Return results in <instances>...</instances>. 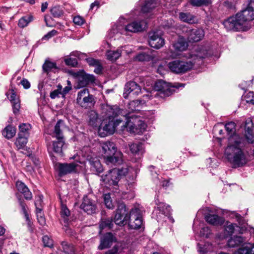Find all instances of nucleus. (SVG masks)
<instances>
[{"instance_id":"nucleus-1","label":"nucleus","mask_w":254,"mask_h":254,"mask_svg":"<svg viewBox=\"0 0 254 254\" xmlns=\"http://www.w3.org/2000/svg\"><path fill=\"white\" fill-rule=\"evenodd\" d=\"M224 155L228 161L235 168L245 165L248 159L244 139L237 134L230 136Z\"/></svg>"},{"instance_id":"nucleus-2","label":"nucleus","mask_w":254,"mask_h":254,"mask_svg":"<svg viewBox=\"0 0 254 254\" xmlns=\"http://www.w3.org/2000/svg\"><path fill=\"white\" fill-rule=\"evenodd\" d=\"M254 19V0H250L248 4L235 16L223 22L228 31H246L250 29L249 23Z\"/></svg>"},{"instance_id":"nucleus-3","label":"nucleus","mask_w":254,"mask_h":254,"mask_svg":"<svg viewBox=\"0 0 254 254\" xmlns=\"http://www.w3.org/2000/svg\"><path fill=\"white\" fill-rule=\"evenodd\" d=\"M143 104L142 101L133 100L128 104L127 113L123 114L127 120L124 127L127 128V130L130 133H139L146 128V124L136 114L137 111L140 110L141 106Z\"/></svg>"},{"instance_id":"nucleus-4","label":"nucleus","mask_w":254,"mask_h":254,"mask_svg":"<svg viewBox=\"0 0 254 254\" xmlns=\"http://www.w3.org/2000/svg\"><path fill=\"white\" fill-rule=\"evenodd\" d=\"M102 114L105 119L101 123L99 127V131H104V135L113 134L116 127L122 122L120 119L115 118L122 114V111L117 106H110L108 104H103L101 106Z\"/></svg>"},{"instance_id":"nucleus-5","label":"nucleus","mask_w":254,"mask_h":254,"mask_svg":"<svg viewBox=\"0 0 254 254\" xmlns=\"http://www.w3.org/2000/svg\"><path fill=\"white\" fill-rule=\"evenodd\" d=\"M208 52L204 48H200L197 53L191 57L189 61L180 60L169 62L167 66L169 69L175 73H182L191 69L194 65H200L202 64V59L208 56Z\"/></svg>"},{"instance_id":"nucleus-6","label":"nucleus","mask_w":254,"mask_h":254,"mask_svg":"<svg viewBox=\"0 0 254 254\" xmlns=\"http://www.w3.org/2000/svg\"><path fill=\"white\" fill-rule=\"evenodd\" d=\"M102 155L107 164H120L123 162V154L117 151L113 142L107 141L102 144Z\"/></svg>"},{"instance_id":"nucleus-7","label":"nucleus","mask_w":254,"mask_h":254,"mask_svg":"<svg viewBox=\"0 0 254 254\" xmlns=\"http://www.w3.org/2000/svg\"><path fill=\"white\" fill-rule=\"evenodd\" d=\"M128 173V169L126 166L121 168H114L109 170L106 174L101 176V181L104 184L109 186H116L122 177Z\"/></svg>"},{"instance_id":"nucleus-8","label":"nucleus","mask_w":254,"mask_h":254,"mask_svg":"<svg viewBox=\"0 0 254 254\" xmlns=\"http://www.w3.org/2000/svg\"><path fill=\"white\" fill-rule=\"evenodd\" d=\"M125 19L120 18L116 26L117 32L121 34H126L127 32L136 33L143 31L146 26V22L144 20L135 21L127 25L121 24Z\"/></svg>"},{"instance_id":"nucleus-9","label":"nucleus","mask_w":254,"mask_h":254,"mask_svg":"<svg viewBox=\"0 0 254 254\" xmlns=\"http://www.w3.org/2000/svg\"><path fill=\"white\" fill-rule=\"evenodd\" d=\"M62 123V122L61 120L58 121L55 126L53 136L56 137L57 141H53L52 145H48V150L49 152L53 151L59 154H62L63 153V149L64 145V139L61 129Z\"/></svg>"},{"instance_id":"nucleus-10","label":"nucleus","mask_w":254,"mask_h":254,"mask_svg":"<svg viewBox=\"0 0 254 254\" xmlns=\"http://www.w3.org/2000/svg\"><path fill=\"white\" fill-rule=\"evenodd\" d=\"M77 103L85 109L91 108L95 104L94 96L90 94L87 88H84L78 92L76 98Z\"/></svg>"},{"instance_id":"nucleus-11","label":"nucleus","mask_w":254,"mask_h":254,"mask_svg":"<svg viewBox=\"0 0 254 254\" xmlns=\"http://www.w3.org/2000/svg\"><path fill=\"white\" fill-rule=\"evenodd\" d=\"M182 30L188 40L192 43L201 41L205 35L204 30L201 28L191 29L187 26H183Z\"/></svg>"},{"instance_id":"nucleus-12","label":"nucleus","mask_w":254,"mask_h":254,"mask_svg":"<svg viewBox=\"0 0 254 254\" xmlns=\"http://www.w3.org/2000/svg\"><path fill=\"white\" fill-rule=\"evenodd\" d=\"M129 217L125 204L119 203L114 222L118 225L124 226L128 222Z\"/></svg>"},{"instance_id":"nucleus-13","label":"nucleus","mask_w":254,"mask_h":254,"mask_svg":"<svg viewBox=\"0 0 254 254\" xmlns=\"http://www.w3.org/2000/svg\"><path fill=\"white\" fill-rule=\"evenodd\" d=\"M128 223L132 229H137L140 228L142 224V213L140 209L134 208L131 210Z\"/></svg>"},{"instance_id":"nucleus-14","label":"nucleus","mask_w":254,"mask_h":254,"mask_svg":"<svg viewBox=\"0 0 254 254\" xmlns=\"http://www.w3.org/2000/svg\"><path fill=\"white\" fill-rule=\"evenodd\" d=\"M182 86L184 87V85L179 83H176L172 86L173 87L176 88H179ZM171 87L172 86H170L169 83L163 80H159L155 83L154 89L156 91H160L164 96H169L173 93L172 89L171 88Z\"/></svg>"},{"instance_id":"nucleus-15","label":"nucleus","mask_w":254,"mask_h":254,"mask_svg":"<svg viewBox=\"0 0 254 254\" xmlns=\"http://www.w3.org/2000/svg\"><path fill=\"white\" fill-rule=\"evenodd\" d=\"M57 166L59 171V175L61 177L69 174L76 173L80 167L79 164L76 162L58 163L57 164Z\"/></svg>"},{"instance_id":"nucleus-16","label":"nucleus","mask_w":254,"mask_h":254,"mask_svg":"<svg viewBox=\"0 0 254 254\" xmlns=\"http://www.w3.org/2000/svg\"><path fill=\"white\" fill-rule=\"evenodd\" d=\"M149 45L155 49H159L165 44L164 40L162 37V33L158 31H151L149 33Z\"/></svg>"},{"instance_id":"nucleus-17","label":"nucleus","mask_w":254,"mask_h":254,"mask_svg":"<svg viewBox=\"0 0 254 254\" xmlns=\"http://www.w3.org/2000/svg\"><path fill=\"white\" fill-rule=\"evenodd\" d=\"M141 93V87L134 81H129L126 83L123 96L125 98L128 96L133 97Z\"/></svg>"},{"instance_id":"nucleus-18","label":"nucleus","mask_w":254,"mask_h":254,"mask_svg":"<svg viewBox=\"0 0 254 254\" xmlns=\"http://www.w3.org/2000/svg\"><path fill=\"white\" fill-rule=\"evenodd\" d=\"M80 208L88 214L96 213L98 211L95 201L88 196L83 197Z\"/></svg>"},{"instance_id":"nucleus-19","label":"nucleus","mask_w":254,"mask_h":254,"mask_svg":"<svg viewBox=\"0 0 254 254\" xmlns=\"http://www.w3.org/2000/svg\"><path fill=\"white\" fill-rule=\"evenodd\" d=\"M116 241V237L112 233H107L101 237L100 244L98 246V249L102 250L108 248Z\"/></svg>"},{"instance_id":"nucleus-20","label":"nucleus","mask_w":254,"mask_h":254,"mask_svg":"<svg viewBox=\"0 0 254 254\" xmlns=\"http://www.w3.org/2000/svg\"><path fill=\"white\" fill-rule=\"evenodd\" d=\"M225 230L229 235H232L235 232L243 234L247 230L245 226H239L237 225L227 222Z\"/></svg>"},{"instance_id":"nucleus-21","label":"nucleus","mask_w":254,"mask_h":254,"mask_svg":"<svg viewBox=\"0 0 254 254\" xmlns=\"http://www.w3.org/2000/svg\"><path fill=\"white\" fill-rule=\"evenodd\" d=\"M95 80V78L93 75L84 74L78 78L77 87L80 88L85 87L90 84L94 83Z\"/></svg>"},{"instance_id":"nucleus-22","label":"nucleus","mask_w":254,"mask_h":254,"mask_svg":"<svg viewBox=\"0 0 254 254\" xmlns=\"http://www.w3.org/2000/svg\"><path fill=\"white\" fill-rule=\"evenodd\" d=\"M16 187L17 190L24 195V198L27 200H30L32 198L31 192L28 187L21 181H17L16 183Z\"/></svg>"},{"instance_id":"nucleus-23","label":"nucleus","mask_w":254,"mask_h":254,"mask_svg":"<svg viewBox=\"0 0 254 254\" xmlns=\"http://www.w3.org/2000/svg\"><path fill=\"white\" fill-rule=\"evenodd\" d=\"M206 221L209 224L218 226L222 225L224 222V219L223 217L215 214H208L205 216Z\"/></svg>"},{"instance_id":"nucleus-24","label":"nucleus","mask_w":254,"mask_h":254,"mask_svg":"<svg viewBox=\"0 0 254 254\" xmlns=\"http://www.w3.org/2000/svg\"><path fill=\"white\" fill-rule=\"evenodd\" d=\"M42 201V197L39 196L38 199L35 202V205L36 208V215L38 221L41 225H44L46 224L45 218L42 212V209L38 207L39 205H41Z\"/></svg>"},{"instance_id":"nucleus-25","label":"nucleus","mask_w":254,"mask_h":254,"mask_svg":"<svg viewBox=\"0 0 254 254\" xmlns=\"http://www.w3.org/2000/svg\"><path fill=\"white\" fill-rule=\"evenodd\" d=\"M101 120L99 118L98 113L94 111L91 110L88 113V123L89 124L93 127H99L100 125Z\"/></svg>"},{"instance_id":"nucleus-26","label":"nucleus","mask_w":254,"mask_h":254,"mask_svg":"<svg viewBox=\"0 0 254 254\" xmlns=\"http://www.w3.org/2000/svg\"><path fill=\"white\" fill-rule=\"evenodd\" d=\"M123 51V47L118 48L117 50H109L106 53L107 59L111 62L116 61L121 57Z\"/></svg>"},{"instance_id":"nucleus-27","label":"nucleus","mask_w":254,"mask_h":254,"mask_svg":"<svg viewBox=\"0 0 254 254\" xmlns=\"http://www.w3.org/2000/svg\"><path fill=\"white\" fill-rule=\"evenodd\" d=\"M114 225V221L112 218H102L101 220L99 228L100 233H101L102 230L104 229H112Z\"/></svg>"},{"instance_id":"nucleus-28","label":"nucleus","mask_w":254,"mask_h":254,"mask_svg":"<svg viewBox=\"0 0 254 254\" xmlns=\"http://www.w3.org/2000/svg\"><path fill=\"white\" fill-rule=\"evenodd\" d=\"M173 47L176 51H184L187 48L188 44L184 38L180 37L174 43Z\"/></svg>"},{"instance_id":"nucleus-29","label":"nucleus","mask_w":254,"mask_h":254,"mask_svg":"<svg viewBox=\"0 0 254 254\" xmlns=\"http://www.w3.org/2000/svg\"><path fill=\"white\" fill-rule=\"evenodd\" d=\"M34 19L32 14H28L22 17L18 21V25L19 27L23 28L26 27L29 23Z\"/></svg>"},{"instance_id":"nucleus-30","label":"nucleus","mask_w":254,"mask_h":254,"mask_svg":"<svg viewBox=\"0 0 254 254\" xmlns=\"http://www.w3.org/2000/svg\"><path fill=\"white\" fill-rule=\"evenodd\" d=\"M179 18L181 21L188 23H193L195 22V17L189 12H180Z\"/></svg>"},{"instance_id":"nucleus-31","label":"nucleus","mask_w":254,"mask_h":254,"mask_svg":"<svg viewBox=\"0 0 254 254\" xmlns=\"http://www.w3.org/2000/svg\"><path fill=\"white\" fill-rule=\"evenodd\" d=\"M15 128L11 125L6 126L2 131V135L7 139L12 138L15 135Z\"/></svg>"},{"instance_id":"nucleus-32","label":"nucleus","mask_w":254,"mask_h":254,"mask_svg":"<svg viewBox=\"0 0 254 254\" xmlns=\"http://www.w3.org/2000/svg\"><path fill=\"white\" fill-rule=\"evenodd\" d=\"M245 239L241 236H234L229 240L228 245L230 247H234L243 243Z\"/></svg>"},{"instance_id":"nucleus-33","label":"nucleus","mask_w":254,"mask_h":254,"mask_svg":"<svg viewBox=\"0 0 254 254\" xmlns=\"http://www.w3.org/2000/svg\"><path fill=\"white\" fill-rule=\"evenodd\" d=\"M234 254H254V244L253 245L249 244L239 249Z\"/></svg>"},{"instance_id":"nucleus-34","label":"nucleus","mask_w":254,"mask_h":254,"mask_svg":"<svg viewBox=\"0 0 254 254\" xmlns=\"http://www.w3.org/2000/svg\"><path fill=\"white\" fill-rule=\"evenodd\" d=\"M156 5L155 0H145L144 4L142 6L141 11L143 13L148 12L150 10L154 8Z\"/></svg>"},{"instance_id":"nucleus-35","label":"nucleus","mask_w":254,"mask_h":254,"mask_svg":"<svg viewBox=\"0 0 254 254\" xmlns=\"http://www.w3.org/2000/svg\"><path fill=\"white\" fill-rule=\"evenodd\" d=\"M28 138V137L18 134V137L14 143L18 149L23 148L25 146L27 143Z\"/></svg>"},{"instance_id":"nucleus-36","label":"nucleus","mask_w":254,"mask_h":254,"mask_svg":"<svg viewBox=\"0 0 254 254\" xmlns=\"http://www.w3.org/2000/svg\"><path fill=\"white\" fill-rule=\"evenodd\" d=\"M42 68L45 72L49 73L53 70V69H57L56 63L52 62L49 60H46L42 66Z\"/></svg>"},{"instance_id":"nucleus-37","label":"nucleus","mask_w":254,"mask_h":254,"mask_svg":"<svg viewBox=\"0 0 254 254\" xmlns=\"http://www.w3.org/2000/svg\"><path fill=\"white\" fill-rule=\"evenodd\" d=\"M31 125L29 124L23 123L19 126V135H23L29 137V131L31 129Z\"/></svg>"},{"instance_id":"nucleus-38","label":"nucleus","mask_w":254,"mask_h":254,"mask_svg":"<svg viewBox=\"0 0 254 254\" xmlns=\"http://www.w3.org/2000/svg\"><path fill=\"white\" fill-rule=\"evenodd\" d=\"M157 209L158 210L165 216L170 214L171 209L170 206L167 205L163 202H159L157 203Z\"/></svg>"},{"instance_id":"nucleus-39","label":"nucleus","mask_w":254,"mask_h":254,"mask_svg":"<svg viewBox=\"0 0 254 254\" xmlns=\"http://www.w3.org/2000/svg\"><path fill=\"white\" fill-rule=\"evenodd\" d=\"M198 252L200 254H204L208 252L212 251V245L209 243L204 244L198 243L197 244Z\"/></svg>"},{"instance_id":"nucleus-40","label":"nucleus","mask_w":254,"mask_h":254,"mask_svg":"<svg viewBox=\"0 0 254 254\" xmlns=\"http://www.w3.org/2000/svg\"><path fill=\"white\" fill-rule=\"evenodd\" d=\"M129 148L133 154H142L143 153V145L141 143H132L129 145Z\"/></svg>"},{"instance_id":"nucleus-41","label":"nucleus","mask_w":254,"mask_h":254,"mask_svg":"<svg viewBox=\"0 0 254 254\" xmlns=\"http://www.w3.org/2000/svg\"><path fill=\"white\" fill-rule=\"evenodd\" d=\"M50 12L52 16L55 18H60L64 14V10L60 6L53 7L51 9Z\"/></svg>"},{"instance_id":"nucleus-42","label":"nucleus","mask_w":254,"mask_h":254,"mask_svg":"<svg viewBox=\"0 0 254 254\" xmlns=\"http://www.w3.org/2000/svg\"><path fill=\"white\" fill-rule=\"evenodd\" d=\"M90 162L91 165V168L93 171L98 173L102 172L103 168L99 160L96 159L95 160H91Z\"/></svg>"},{"instance_id":"nucleus-43","label":"nucleus","mask_w":254,"mask_h":254,"mask_svg":"<svg viewBox=\"0 0 254 254\" xmlns=\"http://www.w3.org/2000/svg\"><path fill=\"white\" fill-rule=\"evenodd\" d=\"M62 246L64 252L66 254H75L74 253V248L72 245L68 244L66 242H63Z\"/></svg>"},{"instance_id":"nucleus-44","label":"nucleus","mask_w":254,"mask_h":254,"mask_svg":"<svg viewBox=\"0 0 254 254\" xmlns=\"http://www.w3.org/2000/svg\"><path fill=\"white\" fill-rule=\"evenodd\" d=\"M190 3L194 6L208 5L211 3L210 0H189Z\"/></svg>"},{"instance_id":"nucleus-45","label":"nucleus","mask_w":254,"mask_h":254,"mask_svg":"<svg viewBox=\"0 0 254 254\" xmlns=\"http://www.w3.org/2000/svg\"><path fill=\"white\" fill-rule=\"evenodd\" d=\"M152 59V56L146 52H142L136 56V60L140 62L149 61Z\"/></svg>"},{"instance_id":"nucleus-46","label":"nucleus","mask_w":254,"mask_h":254,"mask_svg":"<svg viewBox=\"0 0 254 254\" xmlns=\"http://www.w3.org/2000/svg\"><path fill=\"white\" fill-rule=\"evenodd\" d=\"M246 137L249 142L251 143L254 140L253 131L250 127L246 126L245 127Z\"/></svg>"},{"instance_id":"nucleus-47","label":"nucleus","mask_w":254,"mask_h":254,"mask_svg":"<svg viewBox=\"0 0 254 254\" xmlns=\"http://www.w3.org/2000/svg\"><path fill=\"white\" fill-rule=\"evenodd\" d=\"M104 199L105 204L108 208L113 209L114 208V205L110 194H105L104 195Z\"/></svg>"},{"instance_id":"nucleus-48","label":"nucleus","mask_w":254,"mask_h":254,"mask_svg":"<svg viewBox=\"0 0 254 254\" xmlns=\"http://www.w3.org/2000/svg\"><path fill=\"white\" fill-rule=\"evenodd\" d=\"M236 124L233 122L226 124L225 127L228 134H233L235 131Z\"/></svg>"},{"instance_id":"nucleus-49","label":"nucleus","mask_w":254,"mask_h":254,"mask_svg":"<svg viewBox=\"0 0 254 254\" xmlns=\"http://www.w3.org/2000/svg\"><path fill=\"white\" fill-rule=\"evenodd\" d=\"M70 212L65 206L63 205L61 211V215L64 219V221L67 220L68 217L69 216Z\"/></svg>"},{"instance_id":"nucleus-50","label":"nucleus","mask_w":254,"mask_h":254,"mask_svg":"<svg viewBox=\"0 0 254 254\" xmlns=\"http://www.w3.org/2000/svg\"><path fill=\"white\" fill-rule=\"evenodd\" d=\"M62 86L59 84L57 86V89L54 90L51 92L50 95V97L52 99H55L58 97L60 94H62Z\"/></svg>"},{"instance_id":"nucleus-51","label":"nucleus","mask_w":254,"mask_h":254,"mask_svg":"<svg viewBox=\"0 0 254 254\" xmlns=\"http://www.w3.org/2000/svg\"><path fill=\"white\" fill-rule=\"evenodd\" d=\"M11 104L12 106L13 113L15 115L18 114L19 113V109L20 108L19 100L16 101V102H12Z\"/></svg>"},{"instance_id":"nucleus-52","label":"nucleus","mask_w":254,"mask_h":254,"mask_svg":"<svg viewBox=\"0 0 254 254\" xmlns=\"http://www.w3.org/2000/svg\"><path fill=\"white\" fill-rule=\"evenodd\" d=\"M73 21L75 24L80 26L83 25L85 21L82 17L77 15L74 17Z\"/></svg>"},{"instance_id":"nucleus-53","label":"nucleus","mask_w":254,"mask_h":254,"mask_svg":"<svg viewBox=\"0 0 254 254\" xmlns=\"http://www.w3.org/2000/svg\"><path fill=\"white\" fill-rule=\"evenodd\" d=\"M211 234V230L208 227H204L200 230V234L205 238H208Z\"/></svg>"},{"instance_id":"nucleus-54","label":"nucleus","mask_w":254,"mask_h":254,"mask_svg":"<svg viewBox=\"0 0 254 254\" xmlns=\"http://www.w3.org/2000/svg\"><path fill=\"white\" fill-rule=\"evenodd\" d=\"M65 64L72 67H75L77 64V61L74 58H67L64 60Z\"/></svg>"},{"instance_id":"nucleus-55","label":"nucleus","mask_w":254,"mask_h":254,"mask_svg":"<svg viewBox=\"0 0 254 254\" xmlns=\"http://www.w3.org/2000/svg\"><path fill=\"white\" fill-rule=\"evenodd\" d=\"M43 242L45 247H51L53 246V240L48 236H43Z\"/></svg>"},{"instance_id":"nucleus-56","label":"nucleus","mask_w":254,"mask_h":254,"mask_svg":"<svg viewBox=\"0 0 254 254\" xmlns=\"http://www.w3.org/2000/svg\"><path fill=\"white\" fill-rule=\"evenodd\" d=\"M246 98L247 103L254 104V93L253 92H249L246 95Z\"/></svg>"},{"instance_id":"nucleus-57","label":"nucleus","mask_w":254,"mask_h":254,"mask_svg":"<svg viewBox=\"0 0 254 254\" xmlns=\"http://www.w3.org/2000/svg\"><path fill=\"white\" fill-rule=\"evenodd\" d=\"M58 34V32L55 30H53L50 32H49L47 34L44 35L43 37V39L44 40H49L52 37Z\"/></svg>"},{"instance_id":"nucleus-58","label":"nucleus","mask_w":254,"mask_h":254,"mask_svg":"<svg viewBox=\"0 0 254 254\" xmlns=\"http://www.w3.org/2000/svg\"><path fill=\"white\" fill-rule=\"evenodd\" d=\"M86 60L88 64L92 66H95L96 65H97L99 63V61L94 59L93 58H88L86 59Z\"/></svg>"},{"instance_id":"nucleus-59","label":"nucleus","mask_w":254,"mask_h":254,"mask_svg":"<svg viewBox=\"0 0 254 254\" xmlns=\"http://www.w3.org/2000/svg\"><path fill=\"white\" fill-rule=\"evenodd\" d=\"M11 95L9 97V99L11 102H16V101H19V99L16 98V94L13 90L11 91Z\"/></svg>"},{"instance_id":"nucleus-60","label":"nucleus","mask_w":254,"mask_h":254,"mask_svg":"<svg viewBox=\"0 0 254 254\" xmlns=\"http://www.w3.org/2000/svg\"><path fill=\"white\" fill-rule=\"evenodd\" d=\"M20 83L25 89H28L30 87V82L26 79H23Z\"/></svg>"},{"instance_id":"nucleus-61","label":"nucleus","mask_w":254,"mask_h":254,"mask_svg":"<svg viewBox=\"0 0 254 254\" xmlns=\"http://www.w3.org/2000/svg\"><path fill=\"white\" fill-rule=\"evenodd\" d=\"M118 247L115 246L113 249L106 252L105 254H118Z\"/></svg>"},{"instance_id":"nucleus-62","label":"nucleus","mask_w":254,"mask_h":254,"mask_svg":"<svg viewBox=\"0 0 254 254\" xmlns=\"http://www.w3.org/2000/svg\"><path fill=\"white\" fill-rule=\"evenodd\" d=\"M95 69H94V72L97 74H100L101 73L102 71V67L100 64V62L97 65H96Z\"/></svg>"},{"instance_id":"nucleus-63","label":"nucleus","mask_w":254,"mask_h":254,"mask_svg":"<svg viewBox=\"0 0 254 254\" xmlns=\"http://www.w3.org/2000/svg\"><path fill=\"white\" fill-rule=\"evenodd\" d=\"M72 86H65L63 90H62V95L63 97L65 96L68 92L71 89Z\"/></svg>"},{"instance_id":"nucleus-64","label":"nucleus","mask_w":254,"mask_h":254,"mask_svg":"<svg viewBox=\"0 0 254 254\" xmlns=\"http://www.w3.org/2000/svg\"><path fill=\"white\" fill-rule=\"evenodd\" d=\"M234 216L235 217L236 219H237V221H238L239 224L240 225H242V224L241 223V221H243V219L241 215L237 213H233Z\"/></svg>"}]
</instances>
